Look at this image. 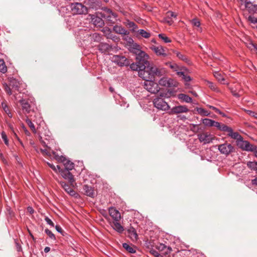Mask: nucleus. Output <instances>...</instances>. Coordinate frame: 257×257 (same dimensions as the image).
Returning <instances> with one entry per match:
<instances>
[{"label": "nucleus", "instance_id": "nucleus-1", "mask_svg": "<svg viewBox=\"0 0 257 257\" xmlns=\"http://www.w3.org/2000/svg\"><path fill=\"white\" fill-rule=\"evenodd\" d=\"M145 69L140 72V77L143 79H152L155 76L160 77L165 73L164 69L161 67H157L153 63H148L146 65Z\"/></svg>", "mask_w": 257, "mask_h": 257}, {"label": "nucleus", "instance_id": "nucleus-2", "mask_svg": "<svg viewBox=\"0 0 257 257\" xmlns=\"http://www.w3.org/2000/svg\"><path fill=\"white\" fill-rule=\"evenodd\" d=\"M54 158L59 162L63 163L65 166V169L70 171L72 170L74 167V164L73 162H71L69 160L67 159L63 156H59L56 154V152H52Z\"/></svg>", "mask_w": 257, "mask_h": 257}, {"label": "nucleus", "instance_id": "nucleus-3", "mask_svg": "<svg viewBox=\"0 0 257 257\" xmlns=\"http://www.w3.org/2000/svg\"><path fill=\"white\" fill-rule=\"evenodd\" d=\"M103 10V13L101 16L110 23L114 24L117 20V15L116 13L113 12L110 9L104 7L102 8Z\"/></svg>", "mask_w": 257, "mask_h": 257}, {"label": "nucleus", "instance_id": "nucleus-4", "mask_svg": "<svg viewBox=\"0 0 257 257\" xmlns=\"http://www.w3.org/2000/svg\"><path fill=\"white\" fill-rule=\"evenodd\" d=\"M110 60L120 67L127 66L130 65L128 60L122 55H114L111 57Z\"/></svg>", "mask_w": 257, "mask_h": 257}, {"label": "nucleus", "instance_id": "nucleus-5", "mask_svg": "<svg viewBox=\"0 0 257 257\" xmlns=\"http://www.w3.org/2000/svg\"><path fill=\"white\" fill-rule=\"evenodd\" d=\"M144 79L145 81L144 82V86L146 90L151 93H157L159 92L160 87L158 83L152 81V79L150 80V79Z\"/></svg>", "mask_w": 257, "mask_h": 257}, {"label": "nucleus", "instance_id": "nucleus-6", "mask_svg": "<svg viewBox=\"0 0 257 257\" xmlns=\"http://www.w3.org/2000/svg\"><path fill=\"white\" fill-rule=\"evenodd\" d=\"M3 85L5 91L9 95H11L12 94L11 88L13 90H17L18 91H21L20 88V83L15 79H11L9 85L6 83H4Z\"/></svg>", "mask_w": 257, "mask_h": 257}, {"label": "nucleus", "instance_id": "nucleus-7", "mask_svg": "<svg viewBox=\"0 0 257 257\" xmlns=\"http://www.w3.org/2000/svg\"><path fill=\"white\" fill-rule=\"evenodd\" d=\"M72 13L74 15H82L87 13V8L79 3H72L70 5Z\"/></svg>", "mask_w": 257, "mask_h": 257}, {"label": "nucleus", "instance_id": "nucleus-8", "mask_svg": "<svg viewBox=\"0 0 257 257\" xmlns=\"http://www.w3.org/2000/svg\"><path fill=\"white\" fill-rule=\"evenodd\" d=\"M237 146L243 151L253 152L257 149V147L251 144L247 141H244L243 138L237 141Z\"/></svg>", "mask_w": 257, "mask_h": 257}, {"label": "nucleus", "instance_id": "nucleus-9", "mask_svg": "<svg viewBox=\"0 0 257 257\" xmlns=\"http://www.w3.org/2000/svg\"><path fill=\"white\" fill-rule=\"evenodd\" d=\"M219 152L223 155L228 156L234 152V147L230 144L225 143L217 146Z\"/></svg>", "mask_w": 257, "mask_h": 257}, {"label": "nucleus", "instance_id": "nucleus-10", "mask_svg": "<svg viewBox=\"0 0 257 257\" xmlns=\"http://www.w3.org/2000/svg\"><path fill=\"white\" fill-rule=\"evenodd\" d=\"M153 104L154 106L159 110L166 111L170 108L168 104L161 97L155 98L153 100Z\"/></svg>", "mask_w": 257, "mask_h": 257}, {"label": "nucleus", "instance_id": "nucleus-11", "mask_svg": "<svg viewBox=\"0 0 257 257\" xmlns=\"http://www.w3.org/2000/svg\"><path fill=\"white\" fill-rule=\"evenodd\" d=\"M57 168L62 177L65 179L68 180L71 185L73 186L75 180L74 179L73 175L69 172V171L65 169H61L59 165L57 166Z\"/></svg>", "mask_w": 257, "mask_h": 257}, {"label": "nucleus", "instance_id": "nucleus-12", "mask_svg": "<svg viewBox=\"0 0 257 257\" xmlns=\"http://www.w3.org/2000/svg\"><path fill=\"white\" fill-rule=\"evenodd\" d=\"M136 58L138 62H140V63L143 64V65H144L145 66L149 62L148 61V55L142 50L137 54Z\"/></svg>", "mask_w": 257, "mask_h": 257}, {"label": "nucleus", "instance_id": "nucleus-13", "mask_svg": "<svg viewBox=\"0 0 257 257\" xmlns=\"http://www.w3.org/2000/svg\"><path fill=\"white\" fill-rule=\"evenodd\" d=\"M198 139L200 142L208 144L212 142L213 136L208 133H203L198 135Z\"/></svg>", "mask_w": 257, "mask_h": 257}, {"label": "nucleus", "instance_id": "nucleus-14", "mask_svg": "<svg viewBox=\"0 0 257 257\" xmlns=\"http://www.w3.org/2000/svg\"><path fill=\"white\" fill-rule=\"evenodd\" d=\"M189 109L185 105H178L172 107L170 109V113L178 114L182 113H186L189 111Z\"/></svg>", "mask_w": 257, "mask_h": 257}, {"label": "nucleus", "instance_id": "nucleus-15", "mask_svg": "<svg viewBox=\"0 0 257 257\" xmlns=\"http://www.w3.org/2000/svg\"><path fill=\"white\" fill-rule=\"evenodd\" d=\"M129 43H132L130 46L129 50L130 52L135 54L136 56L137 54L140 52L142 50L141 49V46L137 43H134L133 40L132 38H130L128 40Z\"/></svg>", "mask_w": 257, "mask_h": 257}, {"label": "nucleus", "instance_id": "nucleus-16", "mask_svg": "<svg viewBox=\"0 0 257 257\" xmlns=\"http://www.w3.org/2000/svg\"><path fill=\"white\" fill-rule=\"evenodd\" d=\"M109 214L113 219V221H119L121 219L120 212L114 207L109 208Z\"/></svg>", "mask_w": 257, "mask_h": 257}, {"label": "nucleus", "instance_id": "nucleus-17", "mask_svg": "<svg viewBox=\"0 0 257 257\" xmlns=\"http://www.w3.org/2000/svg\"><path fill=\"white\" fill-rule=\"evenodd\" d=\"M60 183L64 190L70 196L75 197L77 196V194L76 193L75 191L72 189L66 183L63 181H61L60 182Z\"/></svg>", "mask_w": 257, "mask_h": 257}, {"label": "nucleus", "instance_id": "nucleus-18", "mask_svg": "<svg viewBox=\"0 0 257 257\" xmlns=\"http://www.w3.org/2000/svg\"><path fill=\"white\" fill-rule=\"evenodd\" d=\"M152 50L154 51L158 56L163 57H166L167 56V53L165 52V50L162 46H154L152 47Z\"/></svg>", "mask_w": 257, "mask_h": 257}, {"label": "nucleus", "instance_id": "nucleus-19", "mask_svg": "<svg viewBox=\"0 0 257 257\" xmlns=\"http://www.w3.org/2000/svg\"><path fill=\"white\" fill-rule=\"evenodd\" d=\"M159 84L168 87L174 86L173 80L171 79H168L166 77L162 78L159 81Z\"/></svg>", "mask_w": 257, "mask_h": 257}, {"label": "nucleus", "instance_id": "nucleus-20", "mask_svg": "<svg viewBox=\"0 0 257 257\" xmlns=\"http://www.w3.org/2000/svg\"><path fill=\"white\" fill-rule=\"evenodd\" d=\"M130 68L133 70L138 71L139 76L140 77V72L142 71H144V69H145V66L144 65H143V64L137 61L136 64L133 63L131 64Z\"/></svg>", "mask_w": 257, "mask_h": 257}, {"label": "nucleus", "instance_id": "nucleus-21", "mask_svg": "<svg viewBox=\"0 0 257 257\" xmlns=\"http://www.w3.org/2000/svg\"><path fill=\"white\" fill-rule=\"evenodd\" d=\"M113 31L116 34L121 35H127L128 32L121 26L115 25L113 27Z\"/></svg>", "mask_w": 257, "mask_h": 257}, {"label": "nucleus", "instance_id": "nucleus-22", "mask_svg": "<svg viewBox=\"0 0 257 257\" xmlns=\"http://www.w3.org/2000/svg\"><path fill=\"white\" fill-rule=\"evenodd\" d=\"M20 102L22 105V109L24 112L26 113H30L32 110V106L28 103V102L24 99H22L20 100Z\"/></svg>", "mask_w": 257, "mask_h": 257}, {"label": "nucleus", "instance_id": "nucleus-23", "mask_svg": "<svg viewBox=\"0 0 257 257\" xmlns=\"http://www.w3.org/2000/svg\"><path fill=\"white\" fill-rule=\"evenodd\" d=\"M91 19L93 24L95 26L98 27H102L104 26V21L101 18L93 16L91 17Z\"/></svg>", "mask_w": 257, "mask_h": 257}, {"label": "nucleus", "instance_id": "nucleus-24", "mask_svg": "<svg viewBox=\"0 0 257 257\" xmlns=\"http://www.w3.org/2000/svg\"><path fill=\"white\" fill-rule=\"evenodd\" d=\"M83 189L85 195L90 197H94V190L92 187L89 186L88 185H85L83 186Z\"/></svg>", "mask_w": 257, "mask_h": 257}, {"label": "nucleus", "instance_id": "nucleus-25", "mask_svg": "<svg viewBox=\"0 0 257 257\" xmlns=\"http://www.w3.org/2000/svg\"><path fill=\"white\" fill-rule=\"evenodd\" d=\"M202 123L206 126H215L216 127L219 125V122L215 121L214 120L209 118H204L202 120Z\"/></svg>", "mask_w": 257, "mask_h": 257}, {"label": "nucleus", "instance_id": "nucleus-26", "mask_svg": "<svg viewBox=\"0 0 257 257\" xmlns=\"http://www.w3.org/2000/svg\"><path fill=\"white\" fill-rule=\"evenodd\" d=\"M90 8L97 10L101 7L102 4L100 0H91L89 2Z\"/></svg>", "mask_w": 257, "mask_h": 257}, {"label": "nucleus", "instance_id": "nucleus-27", "mask_svg": "<svg viewBox=\"0 0 257 257\" xmlns=\"http://www.w3.org/2000/svg\"><path fill=\"white\" fill-rule=\"evenodd\" d=\"M111 48V47L109 45L105 43H101L98 46V49L101 53H105Z\"/></svg>", "mask_w": 257, "mask_h": 257}, {"label": "nucleus", "instance_id": "nucleus-28", "mask_svg": "<svg viewBox=\"0 0 257 257\" xmlns=\"http://www.w3.org/2000/svg\"><path fill=\"white\" fill-rule=\"evenodd\" d=\"M118 222L116 221H113L111 226L117 232L121 233L124 231V228Z\"/></svg>", "mask_w": 257, "mask_h": 257}, {"label": "nucleus", "instance_id": "nucleus-29", "mask_svg": "<svg viewBox=\"0 0 257 257\" xmlns=\"http://www.w3.org/2000/svg\"><path fill=\"white\" fill-rule=\"evenodd\" d=\"M128 235L132 240H136L138 238V234L135 228L131 227L127 230Z\"/></svg>", "mask_w": 257, "mask_h": 257}, {"label": "nucleus", "instance_id": "nucleus-30", "mask_svg": "<svg viewBox=\"0 0 257 257\" xmlns=\"http://www.w3.org/2000/svg\"><path fill=\"white\" fill-rule=\"evenodd\" d=\"M245 7L250 13H257V5L250 2H247L245 4Z\"/></svg>", "mask_w": 257, "mask_h": 257}, {"label": "nucleus", "instance_id": "nucleus-31", "mask_svg": "<svg viewBox=\"0 0 257 257\" xmlns=\"http://www.w3.org/2000/svg\"><path fill=\"white\" fill-rule=\"evenodd\" d=\"M227 135L231 137L232 139L236 140V144L237 143V141L240 140L242 139L241 136L237 132H233L232 129H231L230 132L228 133Z\"/></svg>", "mask_w": 257, "mask_h": 257}, {"label": "nucleus", "instance_id": "nucleus-32", "mask_svg": "<svg viewBox=\"0 0 257 257\" xmlns=\"http://www.w3.org/2000/svg\"><path fill=\"white\" fill-rule=\"evenodd\" d=\"M178 98L179 99L181 100L182 101L187 103L191 102L192 100L191 97L184 93H181L178 94Z\"/></svg>", "mask_w": 257, "mask_h": 257}, {"label": "nucleus", "instance_id": "nucleus-33", "mask_svg": "<svg viewBox=\"0 0 257 257\" xmlns=\"http://www.w3.org/2000/svg\"><path fill=\"white\" fill-rule=\"evenodd\" d=\"M1 107L3 108V110L5 111V113L7 114L9 117H12V113L11 112V110L10 109L9 107L7 105L6 103L4 102L1 103Z\"/></svg>", "mask_w": 257, "mask_h": 257}, {"label": "nucleus", "instance_id": "nucleus-34", "mask_svg": "<svg viewBox=\"0 0 257 257\" xmlns=\"http://www.w3.org/2000/svg\"><path fill=\"white\" fill-rule=\"evenodd\" d=\"M214 76L220 83L222 84H225L224 78L223 77V76L220 72L218 71L214 72Z\"/></svg>", "mask_w": 257, "mask_h": 257}, {"label": "nucleus", "instance_id": "nucleus-35", "mask_svg": "<svg viewBox=\"0 0 257 257\" xmlns=\"http://www.w3.org/2000/svg\"><path fill=\"white\" fill-rule=\"evenodd\" d=\"M216 127L220 131L227 132L229 133L230 132L231 128L227 126L224 124H222L219 122V125L216 126Z\"/></svg>", "mask_w": 257, "mask_h": 257}, {"label": "nucleus", "instance_id": "nucleus-36", "mask_svg": "<svg viewBox=\"0 0 257 257\" xmlns=\"http://www.w3.org/2000/svg\"><path fill=\"white\" fill-rule=\"evenodd\" d=\"M196 111L198 114L202 116H209L210 112L202 107H196Z\"/></svg>", "mask_w": 257, "mask_h": 257}, {"label": "nucleus", "instance_id": "nucleus-37", "mask_svg": "<svg viewBox=\"0 0 257 257\" xmlns=\"http://www.w3.org/2000/svg\"><path fill=\"white\" fill-rule=\"evenodd\" d=\"M8 69H10V66L6 64L4 59H1V73H5L8 71Z\"/></svg>", "mask_w": 257, "mask_h": 257}, {"label": "nucleus", "instance_id": "nucleus-38", "mask_svg": "<svg viewBox=\"0 0 257 257\" xmlns=\"http://www.w3.org/2000/svg\"><path fill=\"white\" fill-rule=\"evenodd\" d=\"M246 165L251 170L257 172V162L249 161L247 162Z\"/></svg>", "mask_w": 257, "mask_h": 257}, {"label": "nucleus", "instance_id": "nucleus-39", "mask_svg": "<svg viewBox=\"0 0 257 257\" xmlns=\"http://www.w3.org/2000/svg\"><path fill=\"white\" fill-rule=\"evenodd\" d=\"M123 247L127 250L128 252L134 253L136 252V249L132 246L126 243H123L122 244Z\"/></svg>", "mask_w": 257, "mask_h": 257}, {"label": "nucleus", "instance_id": "nucleus-40", "mask_svg": "<svg viewBox=\"0 0 257 257\" xmlns=\"http://www.w3.org/2000/svg\"><path fill=\"white\" fill-rule=\"evenodd\" d=\"M137 32L142 37L145 38H149L151 36V34L149 32H148L143 29L139 30L137 31Z\"/></svg>", "mask_w": 257, "mask_h": 257}, {"label": "nucleus", "instance_id": "nucleus-41", "mask_svg": "<svg viewBox=\"0 0 257 257\" xmlns=\"http://www.w3.org/2000/svg\"><path fill=\"white\" fill-rule=\"evenodd\" d=\"M126 26L127 27L132 29V31L133 32H135L136 30L138 28V26L134 22H132L129 20L126 21Z\"/></svg>", "mask_w": 257, "mask_h": 257}, {"label": "nucleus", "instance_id": "nucleus-42", "mask_svg": "<svg viewBox=\"0 0 257 257\" xmlns=\"http://www.w3.org/2000/svg\"><path fill=\"white\" fill-rule=\"evenodd\" d=\"M91 41L94 42H100L101 40V37L100 34L97 33H94L90 36Z\"/></svg>", "mask_w": 257, "mask_h": 257}, {"label": "nucleus", "instance_id": "nucleus-43", "mask_svg": "<svg viewBox=\"0 0 257 257\" xmlns=\"http://www.w3.org/2000/svg\"><path fill=\"white\" fill-rule=\"evenodd\" d=\"M178 75L182 77L184 80L186 82H189L191 80V77L189 75H185V73L183 72H178Z\"/></svg>", "mask_w": 257, "mask_h": 257}, {"label": "nucleus", "instance_id": "nucleus-44", "mask_svg": "<svg viewBox=\"0 0 257 257\" xmlns=\"http://www.w3.org/2000/svg\"><path fill=\"white\" fill-rule=\"evenodd\" d=\"M191 24L196 27L198 28V31L200 32L202 31V28L200 27V22L196 19H194L191 21Z\"/></svg>", "mask_w": 257, "mask_h": 257}, {"label": "nucleus", "instance_id": "nucleus-45", "mask_svg": "<svg viewBox=\"0 0 257 257\" xmlns=\"http://www.w3.org/2000/svg\"><path fill=\"white\" fill-rule=\"evenodd\" d=\"M175 53L176 54V56L181 60L187 62L188 61V59L187 58V57L183 54H181L180 52H175Z\"/></svg>", "mask_w": 257, "mask_h": 257}, {"label": "nucleus", "instance_id": "nucleus-46", "mask_svg": "<svg viewBox=\"0 0 257 257\" xmlns=\"http://www.w3.org/2000/svg\"><path fill=\"white\" fill-rule=\"evenodd\" d=\"M159 37L162 39L165 43H170L171 42V40L170 38L167 37L165 34H160L158 35Z\"/></svg>", "mask_w": 257, "mask_h": 257}, {"label": "nucleus", "instance_id": "nucleus-47", "mask_svg": "<svg viewBox=\"0 0 257 257\" xmlns=\"http://www.w3.org/2000/svg\"><path fill=\"white\" fill-rule=\"evenodd\" d=\"M26 121L27 124L29 125V126L32 130V131L35 133L36 132L35 127L34 123L32 122V121L30 119L27 118L26 120Z\"/></svg>", "mask_w": 257, "mask_h": 257}, {"label": "nucleus", "instance_id": "nucleus-48", "mask_svg": "<svg viewBox=\"0 0 257 257\" xmlns=\"http://www.w3.org/2000/svg\"><path fill=\"white\" fill-rule=\"evenodd\" d=\"M1 137L4 141L5 144L7 146H9V142L8 137L5 133L2 132L1 133Z\"/></svg>", "mask_w": 257, "mask_h": 257}, {"label": "nucleus", "instance_id": "nucleus-49", "mask_svg": "<svg viewBox=\"0 0 257 257\" xmlns=\"http://www.w3.org/2000/svg\"><path fill=\"white\" fill-rule=\"evenodd\" d=\"M45 232L49 236V237L53 240H55L56 238L55 235L52 232L51 230L48 229H45Z\"/></svg>", "mask_w": 257, "mask_h": 257}, {"label": "nucleus", "instance_id": "nucleus-50", "mask_svg": "<svg viewBox=\"0 0 257 257\" xmlns=\"http://www.w3.org/2000/svg\"><path fill=\"white\" fill-rule=\"evenodd\" d=\"M247 20L252 24H257V18H255L251 15H250L248 17Z\"/></svg>", "mask_w": 257, "mask_h": 257}, {"label": "nucleus", "instance_id": "nucleus-51", "mask_svg": "<svg viewBox=\"0 0 257 257\" xmlns=\"http://www.w3.org/2000/svg\"><path fill=\"white\" fill-rule=\"evenodd\" d=\"M150 253L153 254L155 257H163L162 255H161L158 251L155 249H152L150 250Z\"/></svg>", "mask_w": 257, "mask_h": 257}, {"label": "nucleus", "instance_id": "nucleus-52", "mask_svg": "<svg viewBox=\"0 0 257 257\" xmlns=\"http://www.w3.org/2000/svg\"><path fill=\"white\" fill-rule=\"evenodd\" d=\"M246 112L250 116H252V117L257 119V113L256 112L252 111L251 110H246Z\"/></svg>", "mask_w": 257, "mask_h": 257}, {"label": "nucleus", "instance_id": "nucleus-53", "mask_svg": "<svg viewBox=\"0 0 257 257\" xmlns=\"http://www.w3.org/2000/svg\"><path fill=\"white\" fill-rule=\"evenodd\" d=\"M45 220L47 222V223L48 224H49V225H50L51 226H52V227H54V223L53 222V221L48 217L46 216L45 217Z\"/></svg>", "mask_w": 257, "mask_h": 257}, {"label": "nucleus", "instance_id": "nucleus-54", "mask_svg": "<svg viewBox=\"0 0 257 257\" xmlns=\"http://www.w3.org/2000/svg\"><path fill=\"white\" fill-rule=\"evenodd\" d=\"M15 242L16 247V249H17V251H22V248L21 245L20 244V243L19 242L18 240L17 239H15Z\"/></svg>", "mask_w": 257, "mask_h": 257}, {"label": "nucleus", "instance_id": "nucleus-55", "mask_svg": "<svg viewBox=\"0 0 257 257\" xmlns=\"http://www.w3.org/2000/svg\"><path fill=\"white\" fill-rule=\"evenodd\" d=\"M167 16L168 19H172V18H176L177 16L173 12L169 11L167 13Z\"/></svg>", "mask_w": 257, "mask_h": 257}, {"label": "nucleus", "instance_id": "nucleus-56", "mask_svg": "<svg viewBox=\"0 0 257 257\" xmlns=\"http://www.w3.org/2000/svg\"><path fill=\"white\" fill-rule=\"evenodd\" d=\"M40 151L43 155H46L50 156H51V153L47 149H40Z\"/></svg>", "mask_w": 257, "mask_h": 257}, {"label": "nucleus", "instance_id": "nucleus-57", "mask_svg": "<svg viewBox=\"0 0 257 257\" xmlns=\"http://www.w3.org/2000/svg\"><path fill=\"white\" fill-rule=\"evenodd\" d=\"M108 32H109L108 34H106L107 38L110 39L112 40H113L115 38V36H114L112 34H111V32L110 31V30L108 29Z\"/></svg>", "mask_w": 257, "mask_h": 257}, {"label": "nucleus", "instance_id": "nucleus-58", "mask_svg": "<svg viewBox=\"0 0 257 257\" xmlns=\"http://www.w3.org/2000/svg\"><path fill=\"white\" fill-rule=\"evenodd\" d=\"M208 106L210 108L214 110L217 113H221V111L218 109L217 108L212 106V105H208Z\"/></svg>", "mask_w": 257, "mask_h": 257}, {"label": "nucleus", "instance_id": "nucleus-59", "mask_svg": "<svg viewBox=\"0 0 257 257\" xmlns=\"http://www.w3.org/2000/svg\"><path fill=\"white\" fill-rule=\"evenodd\" d=\"M165 21L166 23H167L169 25H171L173 23V21L172 20V19H168L167 16H166V17L165 18Z\"/></svg>", "mask_w": 257, "mask_h": 257}, {"label": "nucleus", "instance_id": "nucleus-60", "mask_svg": "<svg viewBox=\"0 0 257 257\" xmlns=\"http://www.w3.org/2000/svg\"><path fill=\"white\" fill-rule=\"evenodd\" d=\"M47 164L54 171H57V169H58V168H57V166L55 167L53 164H51V163H48V162L47 163Z\"/></svg>", "mask_w": 257, "mask_h": 257}, {"label": "nucleus", "instance_id": "nucleus-61", "mask_svg": "<svg viewBox=\"0 0 257 257\" xmlns=\"http://www.w3.org/2000/svg\"><path fill=\"white\" fill-rule=\"evenodd\" d=\"M55 228H56V230H57L58 232H59V233H60L62 234V233H63V229H62V228L61 227V226H59V225H56V226H55Z\"/></svg>", "mask_w": 257, "mask_h": 257}, {"label": "nucleus", "instance_id": "nucleus-62", "mask_svg": "<svg viewBox=\"0 0 257 257\" xmlns=\"http://www.w3.org/2000/svg\"><path fill=\"white\" fill-rule=\"evenodd\" d=\"M231 93L233 96L236 97H239L240 96V94L236 92L235 91L231 90Z\"/></svg>", "mask_w": 257, "mask_h": 257}, {"label": "nucleus", "instance_id": "nucleus-63", "mask_svg": "<svg viewBox=\"0 0 257 257\" xmlns=\"http://www.w3.org/2000/svg\"><path fill=\"white\" fill-rule=\"evenodd\" d=\"M27 210L31 214L34 213V209L31 206L28 207Z\"/></svg>", "mask_w": 257, "mask_h": 257}, {"label": "nucleus", "instance_id": "nucleus-64", "mask_svg": "<svg viewBox=\"0 0 257 257\" xmlns=\"http://www.w3.org/2000/svg\"><path fill=\"white\" fill-rule=\"evenodd\" d=\"M252 183L253 185H257V177L252 180Z\"/></svg>", "mask_w": 257, "mask_h": 257}]
</instances>
